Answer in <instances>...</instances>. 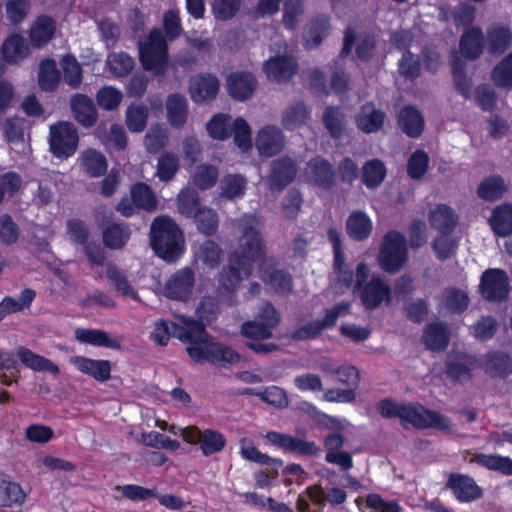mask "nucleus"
I'll list each match as a JSON object with an SVG mask.
<instances>
[{
    "label": "nucleus",
    "mask_w": 512,
    "mask_h": 512,
    "mask_svg": "<svg viewBox=\"0 0 512 512\" xmlns=\"http://www.w3.org/2000/svg\"><path fill=\"white\" fill-rule=\"evenodd\" d=\"M149 242L155 255L167 263L177 262L186 250L183 231L169 215L152 220Z\"/></svg>",
    "instance_id": "20e7f679"
},
{
    "label": "nucleus",
    "mask_w": 512,
    "mask_h": 512,
    "mask_svg": "<svg viewBox=\"0 0 512 512\" xmlns=\"http://www.w3.org/2000/svg\"><path fill=\"white\" fill-rule=\"evenodd\" d=\"M510 292V280L505 270L501 268H488L481 277L479 293L489 302H502L507 299Z\"/></svg>",
    "instance_id": "9b49d317"
},
{
    "label": "nucleus",
    "mask_w": 512,
    "mask_h": 512,
    "mask_svg": "<svg viewBox=\"0 0 512 512\" xmlns=\"http://www.w3.org/2000/svg\"><path fill=\"white\" fill-rule=\"evenodd\" d=\"M408 260L407 241L405 236L397 231H388L382 240L377 261L384 272L393 274L402 269Z\"/></svg>",
    "instance_id": "0eeeda50"
},
{
    "label": "nucleus",
    "mask_w": 512,
    "mask_h": 512,
    "mask_svg": "<svg viewBox=\"0 0 512 512\" xmlns=\"http://www.w3.org/2000/svg\"><path fill=\"white\" fill-rule=\"evenodd\" d=\"M446 487L452 490L455 498L461 503H470L483 496L482 488L466 474L450 473Z\"/></svg>",
    "instance_id": "f3484780"
},
{
    "label": "nucleus",
    "mask_w": 512,
    "mask_h": 512,
    "mask_svg": "<svg viewBox=\"0 0 512 512\" xmlns=\"http://www.w3.org/2000/svg\"><path fill=\"white\" fill-rule=\"evenodd\" d=\"M130 194L131 200L137 209L147 212H153L157 209L156 195L148 184L144 182L135 183L131 187Z\"/></svg>",
    "instance_id": "de8ad7c7"
},
{
    "label": "nucleus",
    "mask_w": 512,
    "mask_h": 512,
    "mask_svg": "<svg viewBox=\"0 0 512 512\" xmlns=\"http://www.w3.org/2000/svg\"><path fill=\"white\" fill-rule=\"evenodd\" d=\"M193 431L197 436L200 450L204 456L219 453L226 446L225 436L217 430L208 428L202 431L198 427H193Z\"/></svg>",
    "instance_id": "473e14b6"
},
{
    "label": "nucleus",
    "mask_w": 512,
    "mask_h": 512,
    "mask_svg": "<svg viewBox=\"0 0 512 512\" xmlns=\"http://www.w3.org/2000/svg\"><path fill=\"white\" fill-rule=\"evenodd\" d=\"M506 192L504 180L499 175L486 177L481 181L477 188V195L489 202H494L502 198Z\"/></svg>",
    "instance_id": "3c124183"
},
{
    "label": "nucleus",
    "mask_w": 512,
    "mask_h": 512,
    "mask_svg": "<svg viewBox=\"0 0 512 512\" xmlns=\"http://www.w3.org/2000/svg\"><path fill=\"white\" fill-rule=\"evenodd\" d=\"M397 125L410 138H418L424 131L425 120L414 105H405L397 115Z\"/></svg>",
    "instance_id": "393cba45"
},
{
    "label": "nucleus",
    "mask_w": 512,
    "mask_h": 512,
    "mask_svg": "<svg viewBox=\"0 0 512 512\" xmlns=\"http://www.w3.org/2000/svg\"><path fill=\"white\" fill-rule=\"evenodd\" d=\"M489 224L499 237L512 235V204L502 203L496 206L489 218Z\"/></svg>",
    "instance_id": "72a5a7b5"
},
{
    "label": "nucleus",
    "mask_w": 512,
    "mask_h": 512,
    "mask_svg": "<svg viewBox=\"0 0 512 512\" xmlns=\"http://www.w3.org/2000/svg\"><path fill=\"white\" fill-rule=\"evenodd\" d=\"M148 109L144 105H130L126 110V126L130 132H142L148 120Z\"/></svg>",
    "instance_id": "338daca9"
},
{
    "label": "nucleus",
    "mask_w": 512,
    "mask_h": 512,
    "mask_svg": "<svg viewBox=\"0 0 512 512\" xmlns=\"http://www.w3.org/2000/svg\"><path fill=\"white\" fill-rule=\"evenodd\" d=\"M17 356L25 367L33 371H48L53 375H58L60 373L59 367L54 362L44 356L36 354L29 348L19 347L17 350Z\"/></svg>",
    "instance_id": "f704fd0d"
},
{
    "label": "nucleus",
    "mask_w": 512,
    "mask_h": 512,
    "mask_svg": "<svg viewBox=\"0 0 512 512\" xmlns=\"http://www.w3.org/2000/svg\"><path fill=\"white\" fill-rule=\"evenodd\" d=\"M423 343L431 351H442L449 345V331L441 322L428 323L422 335Z\"/></svg>",
    "instance_id": "2f4dec72"
},
{
    "label": "nucleus",
    "mask_w": 512,
    "mask_h": 512,
    "mask_svg": "<svg viewBox=\"0 0 512 512\" xmlns=\"http://www.w3.org/2000/svg\"><path fill=\"white\" fill-rule=\"evenodd\" d=\"M60 82V72L53 59H44L40 63L38 83L40 88L46 92H53Z\"/></svg>",
    "instance_id": "603ef678"
},
{
    "label": "nucleus",
    "mask_w": 512,
    "mask_h": 512,
    "mask_svg": "<svg viewBox=\"0 0 512 512\" xmlns=\"http://www.w3.org/2000/svg\"><path fill=\"white\" fill-rule=\"evenodd\" d=\"M368 277L367 264L365 262L358 263L355 270L354 291L358 294L365 309L372 311L383 302L390 303L391 288L380 275H372L369 280Z\"/></svg>",
    "instance_id": "39448f33"
},
{
    "label": "nucleus",
    "mask_w": 512,
    "mask_h": 512,
    "mask_svg": "<svg viewBox=\"0 0 512 512\" xmlns=\"http://www.w3.org/2000/svg\"><path fill=\"white\" fill-rule=\"evenodd\" d=\"M195 285V273L190 267L177 270L168 279L164 294L172 300L186 301L190 298Z\"/></svg>",
    "instance_id": "4468645a"
},
{
    "label": "nucleus",
    "mask_w": 512,
    "mask_h": 512,
    "mask_svg": "<svg viewBox=\"0 0 512 512\" xmlns=\"http://www.w3.org/2000/svg\"><path fill=\"white\" fill-rule=\"evenodd\" d=\"M247 181L244 176L240 174H227L220 182V196L233 200L242 197L245 194Z\"/></svg>",
    "instance_id": "864d4df0"
},
{
    "label": "nucleus",
    "mask_w": 512,
    "mask_h": 512,
    "mask_svg": "<svg viewBox=\"0 0 512 512\" xmlns=\"http://www.w3.org/2000/svg\"><path fill=\"white\" fill-rule=\"evenodd\" d=\"M70 109L74 119L84 128L93 127L98 120V112L92 98L77 93L70 99Z\"/></svg>",
    "instance_id": "412c9836"
},
{
    "label": "nucleus",
    "mask_w": 512,
    "mask_h": 512,
    "mask_svg": "<svg viewBox=\"0 0 512 512\" xmlns=\"http://www.w3.org/2000/svg\"><path fill=\"white\" fill-rule=\"evenodd\" d=\"M331 28L330 17L326 14H319L313 17L307 27L305 46L308 49L317 48L329 35Z\"/></svg>",
    "instance_id": "7c9ffc66"
},
{
    "label": "nucleus",
    "mask_w": 512,
    "mask_h": 512,
    "mask_svg": "<svg viewBox=\"0 0 512 512\" xmlns=\"http://www.w3.org/2000/svg\"><path fill=\"white\" fill-rule=\"evenodd\" d=\"M266 439L270 444L286 453L317 457L321 452L320 447L317 446L315 442L307 441L286 433L270 431L267 432Z\"/></svg>",
    "instance_id": "ddd939ff"
},
{
    "label": "nucleus",
    "mask_w": 512,
    "mask_h": 512,
    "mask_svg": "<svg viewBox=\"0 0 512 512\" xmlns=\"http://www.w3.org/2000/svg\"><path fill=\"white\" fill-rule=\"evenodd\" d=\"M54 32L53 18L47 15L39 16L30 28L29 37L32 45L36 48L43 47L52 39Z\"/></svg>",
    "instance_id": "a19ab883"
},
{
    "label": "nucleus",
    "mask_w": 512,
    "mask_h": 512,
    "mask_svg": "<svg viewBox=\"0 0 512 512\" xmlns=\"http://www.w3.org/2000/svg\"><path fill=\"white\" fill-rule=\"evenodd\" d=\"M459 48L462 56L467 60H476L483 53L484 34L479 27H470L464 31L460 38Z\"/></svg>",
    "instance_id": "c85d7f7f"
},
{
    "label": "nucleus",
    "mask_w": 512,
    "mask_h": 512,
    "mask_svg": "<svg viewBox=\"0 0 512 512\" xmlns=\"http://www.w3.org/2000/svg\"><path fill=\"white\" fill-rule=\"evenodd\" d=\"M106 276L112 282L119 294L125 297L137 298V293L131 286L125 272L114 264H109L106 268Z\"/></svg>",
    "instance_id": "6e6d98bb"
},
{
    "label": "nucleus",
    "mask_w": 512,
    "mask_h": 512,
    "mask_svg": "<svg viewBox=\"0 0 512 512\" xmlns=\"http://www.w3.org/2000/svg\"><path fill=\"white\" fill-rule=\"evenodd\" d=\"M476 367L474 358H469L466 361L453 359L446 362V374L454 381L471 378V372Z\"/></svg>",
    "instance_id": "774afa93"
},
{
    "label": "nucleus",
    "mask_w": 512,
    "mask_h": 512,
    "mask_svg": "<svg viewBox=\"0 0 512 512\" xmlns=\"http://www.w3.org/2000/svg\"><path fill=\"white\" fill-rule=\"evenodd\" d=\"M36 297V291L32 288H25L21 291L19 299L12 296H5L0 302V322L9 314L28 309Z\"/></svg>",
    "instance_id": "c03bdc74"
},
{
    "label": "nucleus",
    "mask_w": 512,
    "mask_h": 512,
    "mask_svg": "<svg viewBox=\"0 0 512 512\" xmlns=\"http://www.w3.org/2000/svg\"><path fill=\"white\" fill-rule=\"evenodd\" d=\"M209 135L216 140H227L232 135L231 117L224 113H218L206 124Z\"/></svg>",
    "instance_id": "13d9d810"
},
{
    "label": "nucleus",
    "mask_w": 512,
    "mask_h": 512,
    "mask_svg": "<svg viewBox=\"0 0 512 512\" xmlns=\"http://www.w3.org/2000/svg\"><path fill=\"white\" fill-rule=\"evenodd\" d=\"M188 328L189 323L187 326H183L173 321L161 319L156 323L154 331L152 332V338L157 344L161 346H166L171 337L177 338L183 342Z\"/></svg>",
    "instance_id": "4c0bfd02"
},
{
    "label": "nucleus",
    "mask_w": 512,
    "mask_h": 512,
    "mask_svg": "<svg viewBox=\"0 0 512 512\" xmlns=\"http://www.w3.org/2000/svg\"><path fill=\"white\" fill-rule=\"evenodd\" d=\"M131 230L126 223H109L102 232L103 244L109 249H121L129 241Z\"/></svg>",
    "instance_id": "37998d69"
},
{
    "label": "nucleus",
    "mask_w": 512,
    "mask_h": 512,
    "mask_svg": "<svg viewBox=\"0 0 512 512\" xmlns=\"http://www.w3.org/2000/svg\"><path fill=\"white\" fill-rule=\"evenodd\" d=\"M483 369L491 378L506 379L512 374V358L503 351H488L484 356Z\"/></svg>",
    "instance_id": "bb28decb"
},
{
    "label": "nucleus",
    "mask_w": 512,
    "mask_h": 512,
    "mask_svg": "<svg viewBox=\"0 0 512 512\" xmlns=\"http://www.w3.org/2000/svg\"><path fill=\"white\" fill-rule=\"evenodd\" d=\"M220 88L218 78L211 73H199L190 80L189 94L193 102L203 103L216 98Z\"/></svg>",
    "instance_id": "a211bd4d"
},
{
    "label": "nucleus",
    "mask_w": 512,
    "mask_h": 512,
    "mask_svg": "<svg viewBox=\"0 0 512 512\" xmlns=\"http://www.w3.org/2000/svg\"><path fill=\"white\" fill-rule=\"evenodd\" d=\"M281 316L271 302H265L254 320L244 321L240 327L241 335L247 339L245 346L259 355H268L279 350L273 342H263L273 336V330L279 326Z\"/></svg>",
    "instance_id": "7ed1b4c3"
},
{
    "label": "nucleus",
    "mask_w": 512,
    "mask_h": 512,
    "mask_svg": "<svg viewBox=\"0 0 512 512\" xmlns=\"http://www.w3.org/2000/svg\"><path fill=\"white\" fill-rule=\"evenodd\" d=\"M470 330L477 340L487 341L495 336L498 322L491 315H483L470 327Z\"/></svg>",
    "instance_id": "69168bd1"
},
{
    "label": "nucleus",
    "mask_w": 512,
    "mask_h": 512,
    "mask_svg": "<svg viewBox=\"0 0 512 512\" xmlns=\"http://www.w3.org/2000/svg\"><path fill=\"white\" fill-rule=\"evenodd\" d=\"M297 165L288 156H282L272 161L269 176L272 188L282 190L287 187L296 177Z\"/></svg>",
    "instance_id": "5701e85b"
},
{
    "label": "nucleus",
    "mask_w": 512,
    "mask_h": 512,
    "mask_svg": "<svg viewBox=\"0 0 512 512\" xmlns=\"http://www.w3.org/2000/svg\"><path fill=\"white\" fill-rule=\"evenodd\" d=\"M429 168V156L422 150H415L407 161V174L411 179L419 180L427 173Z\"/></svg>",
    "instance_id": "e2e57ef3"
},
{
    "label": "nucleus",
    "mask_w": 512,
    "mask_h": 512,
    "mask_svg": "<svg viewBox=\"0 0 512 512\" xmlns=\"http://www.w3.org/2000/svg\"><path fill=\"white\" fill-rule=\"evenodd\" d=\"M79 145V133L76 126L69 121H58L49 129V150L55 158L72 157Z\"/></svg>",
    "instance_id": "6e6552de"
},
{
    "label": "nucleus",
    "mask_w": 512,
    "mask_h": 512,
    "mask_svg": "<svg viewBox=\"0 0 512 512\" xmlns=\"http://www.w3.org/2000/svg\"><path fill=\"white\" fill-rule=\"evenodd\" d=\"M61 64L65 83L74 89L78 88L82 83L83 70L76 57L66 55L63 57Z\"/></svg>",
    "instance_id": "680f3d73"
},
{
    "label": "nucleus",
    "mask_w": 512,
    "mask_h": 512,
    "mask_svg": "<svg viewBox=\"0 0 512 512\" xmlns=\"http://www.w3.org/2000/svg\"><path fill=\"white\" fill-rule=\"evenodd\" d=\"M257 84L255 75L249 71L231 72L226 77V88L229 96L240 102L251 98Z\"/></svg>",
    "instance_id": "dca6fc26"
},
{
    "label": "nucleus",
    "mask_w": 512,
    "mask_h": 512,
    "mask_svg": "<svg viewBox=\"0 0 512 512\" xmlns=\"http://www.w3.org/2000/svg\"><path fill=\"white\" fill-rule=\"evenodd\" d=\"M322 123L333 139H341L345 135V115L339 107L327 106L322 116Z\"/></svg>",
    "instance_id": "a18cd8bd"
},
{
    "label": "nucleus",
    "mask_w": 512,
    "mask_h": 512,
    "mask_svg": "<svg viewBox=\"0 0 512 512\" xmlns=\"http://www.w3.org/2000/svg\"><path fill=\"white\" fill-rule=\"evenodd\" d=\"M350 311V303L340 301L332 307L325 309L322 319L311 320L291 333V339L295 341H305L318 338L323 330L333 329L339 317L348 314Z\"/></svg>",
    "instance_id": "1a4fd4ad"
},
{
    "label": "nucleus",
    "mask_w": 512,
    "mask_h": 512,
    "mask_svg": "<svg viewBox=\"0 0 512 512\" xmlns=\"http://www.w3.org/2000/svg\"><path fill=\"white\" fill-rule=\"evenodd\" d=\"M183 343L188 344L186 351L195 363L227 367L239 363L241 358L240 354L231 347L213 341L205 326L198 320L189 321Z\"/></svg>",
    "instance_id": "f03ea898"
},
{
    "label": "nucleus",
    "mask_w": 512,
    "mask_h": 512,
    "mask_svg": "<svg viewBox=\"0 0 512 512\" xmlns=\"http://www.w3.org/2000/svg\"><path fill=\"white\" fill-rule=\"evenodd\" d=\"M261 280L273 288L277 294L288 295L293 289L291 274L284 269H274L273 264L262 262L258 266Z\"/></svg>",
    "instance_id": "6ab92c4d"
},
{
    "label": "nucleus",
    "mask_w": 512,
    "mask_h": 512,
    "mask_svg": "<svg viewBox=\"0 0 512 512\" xmlns=\"http://www.w3.org/2000/svg\"><path fill=\"white\" fill-rule=\"evenodd\" d=\"M178 210L188 218H193L203 208L199 194L195 190L183 189L178 194Z\"/></svg>",
    "instance_id": "052dcab7"
},
{
    "label": "nucleus",
    "mask_w": 512,
    "mask_h": 512,
    "mask_svg": "<svg viewBox=\"0 0 512 512\" xmlns=\"http://www.w3.org/2000/svg\"><path fill=\"white\" fill-rule=\"evenodd\" d=\"M253 269L250 263L230 252L227 265L223 266L219 272L218 282L220 287L228 292L236 291L240 283L252 275Z\"/></svg>",
    "instance_id": "f8f14e48"
},
{
    "label": "nucleus",
    "mask_w": 512,
    "mask_h": 512,
    "mask_svg": "<svg viewBox=\"0 0 512 512\" xmlns=\"http://www.w3.org/2000/svg\"><path fill=\"white\" fill-rule=\"evenodd\" d=\"M263 69L269 79L289 81L297 73V64L291 57L279 55L269 58Z\"/></svg>",
    "instance_id": "a878e982"
},
{
    "label": "nucleus",
    "mask_w": 512,
    "mask_h": 512,
    "mask_svg": "<svg viewBox=\"0 0 512 512\" xmlns=\"http://www.w3.org/2000/svg\"><path fill=\"white\" fill-rule=\"evenodd\" d=\"M255 146L260 155L272 157L279 154L284 147L282 131L273 125H267L259 130Z\"/></svg>",
    "instance_id": "4be33fe9"
},
{
    "label": "nucleus",
    "mask_w": 512,
    "mask_h": 512,
    "mask_svg": "<svg viewBox=\"0 0 512 512\" xmlns=\"http://www.w3.org/2000/svg\"><path fill=\"white\" fill-rule=\"evenodd\" d=\"M387 175V168L384 162L378 158L366 161L361 168V181L368 189L378 188Z\"/></svg>",
    "instance_id": "58836bf2"
},
{
    "label": "nucleus",
    "mask_w": 512,
    "mask_h": 512,
    "mask_svg": "<svg viewBox=\"0 0 512 512\" xmlns=\"http://www.w3.org/2000/svg\"><path fill=\"white\" fill-rule=\"evenodd\" d=\"M373 230L370 217L361 210L352 211L346 220L347 235L354 241L368 239Z\"/></svg>",
    "instance_id": "c756f323"
},
{
    "label": "nucleus",
    "mask_w": 512,
    "mask_h": 512,
    "mask_svg": "<svg viewBox=\"0 0 512 512\" xmlns=\"http://www.w3.org/2000/svg\"><path fill=\"white\" fill-rule=\"evenodd\" d=\"M431 227L440 234L449 235L458 224V215L447 204H437L428 214Z\"/></svg>",
    "instance_id": "cd10ccee"
},
{
    "label": "nucleus",
    "mask_w": 512,
    "mask_h": 512,
    "mask_svg": "<svg viewBox=\"0 0 512 512\" xmlns=\"http://www.w3.org/2000/svg\"><path fill=\"white\" fill-rule=\"evenodd\" d=\"M106 66L115 78H123L133 71L135 60L127 52H111L107 56Z\"/></svg>",
    "instance_id": "09e8293b"
},
{
    "label": "nucleus",
    "mask_w": 512,
    "mask_h": 512,
    "mask_svg": "<svg viewBox=\"0 0 512 512\" xmlns=\"http://www.w3.org/2000/svg\"><path fill=\"white\" fill-rule=\"evenodd\" d=\"M166 110L169 123L174 128H182L188 116V104L186 98L179 94L173 93L167 97Z\"/></svg>",
    "instance_id": "ea45409f"
},
{
    "label": "nucleus",
    "mask_w": 512,
    "mask_h": 512,
    "mask_svg": "<svg viewBox=\"0 0 512 512\" xmlns=\"http://www.w3.org/2000/svg\"><path fill=\"white\" fill-rule=\"evenodd\" d=\"M83 166L86 173L91 177H100L107 171V160L105 156L95 150L88 149L82 155Z\"/></svg>",
    "instance_id": "4d7b16f0"
},
{
    "label": "nucleus",
    "mask_w": 512,
    "mask_h": 512,
    "mask_svg": "<svg viewBox=\"0 0 512 512\" xmlns=\"http://www.w3.org/2000/svg\"><path fill=\"white\" fill-rule=\"evenodd\" d=\"M491 77L497 87L512 89V52L495 65Z\"/></svg>",
    "instance_id": "bf43d9fd"
},
{
    "label": "nucleus",
    "mask_w": 512,
    "mask_h": 512,
    "mask_svg": "<svg viewBox=\"0 0 512 512\" xmlns=\"http://www.w3.org/2000/svg\"><path fill=\"white\" fill-rule=\"evenodd\" d=\"M179 169V157L171 151H166L158 158L155 176L161 182L167 183L174 179Z\"/></svg>",
    "instance_id": "8fccbe9b"
},
{
    "label": "nucleus",
    "mask_w": 512,
    "mask_h": 512,
    "mask_svg": "<svg viewBox=\"0 0 512 512\" xmlns=\"http://www.w3.org/2000/svg\"><path fill=\"white\" fill-rule=\"evenodd\" d=\"M266 252V244L260 231L251 224L245 225L239 238V249L232 253L254 267L255 263L268 262Z\"/></svg>",
    "instance_id": "9d476101"
},
{
    "label": "nucleus",
    "mask_w": 512,
    "mask_h": 512,
    "mask_svg": "<svg viewBox=\"0 0 512 512\" xmlns=\"http://www.w3.org/2000/svg\"><path fill=\"white\" fill-rule=\"evenodd\" d=\"M308 179L317 187L324 190L332 189L336 184V172L332 163L322 157H312L306 166Z\"/></svg>",
    "instance_id": "2eb2a0df"
},
{
    "label": "nucleus",
    "mask_w": 512,
    "mask_h": 512,
    "mask_svg": "<svg viewBox=\"0 0 512 512\" xmlns=\"http://www.w3.org/2000/svg\"><path fill=\"white\" fill-rule=\"evenodd\" d=\"M75 338L81 343L97 347L121 349V344L118 340L111 338L107 332L99 329L78 328L75 330Z\"/></svg>",
    "instance_id": "e433bc0d"
},
{
    "label": "nucleus",
    "mask_w": 512,
    "mask_h": 512,
    "mask_svg": "<svg viewBox=\"0 0 512 512\" xmlns=\"http://www.w3.org/2000/svg\"><path fill=\"white\" fill-rule=\"evenodd\" d=\"M386 119V114L377 109L373 102L364 103L360 112L355 116L357 128L365 134L376 133L382 129Z\"/></svg>",
    "instance_id": "b1692460"
},
{
    "label": "nucleus",
    "mask_w": 512,
    "mask_h": 512,
    "mask_svg": "<svg viewBox=\"0 0 512 512\" xmlns=\"http://www.w3.org/2000/svg\"><path fill=\"white\" fill-rule=\"evenodd\" d=\"M70 363L81 373L103 383L111 378V362L103 359H92L85 356H73Z\"/></svg>",
    "instance_id": "aec40b11"
},
{
    "label": "nucleus",
    "mask_w": 512,
    "mask_h": 512,
    "mask_svg": "<svg viewBox=\"0 0 512 512\" xmlns=\"http://www.w3.org/2000/svg\"><path fill=\"white\" fill-rule=\"evenodd\" d=\"M489 52L501 55L506 52L512 42V30L509 26L495 24L487 31Z\"/></svg>",
    "instance_id": "79ce46f5"
},
{
    "label": "nucleus",
    "mask_w": 512,
    "mask_h": 512,
    "mask_svg": "<svg viewBox=\"0 0 512 512\" xmlns=\"http://www.w3.org/2000/svg\"><path fill=\"white\" fill-rule=\"evenodd\" d=\"M3 59L10 64L17 63L29 55L27 40L20 34H12L2 44Z\"/></svg>",
    "instance_id": "c9c22d12"
},
{
    "label": "nucleus",
    "mask_w": 512,
    "mask_h": 512,
    "mask_svg": "<svg viewBox=\"0 0 512 512\" xmlns=\"http://www.w3.org/2000/svg\"><path fill=\"white\" fill-rule=\"evenodd\" d=\"M310 110L303 101L288 106L282 114V125L288 131H293L306 124L310 118Z\"/></svg>",
    "instance_id": "49530a36"
},
{
    "label": "nucleus",
    "mask_w": 512,
    "mask_h": 512,
    "mask_svg": "<svg viewBox=\"0 0 512 512\" xmlns=\"http://www.w3.org/2000/svg\"><path fill=\"white\" fill-rule=\"evenodd\" d=\"M376 411L386 419L398 418L405 430L413 427L417 430L435 428L448 431L452 426L449 417L428 409L418 402L403 403L393 398H384L377 402Z\"/></svg>",
    "instance_id": "f257e3e1"
},
{
    "label": "nucleus",
    "mask_w": 512,
    "mask_h": 512,
    "mask_svg": "<svg viewBox=\"0 0 512 512\" xmlns=\"http://www.w3.org/2000/svg\"><path fill=\"white\" fill-rule=\"evenodd\" d=\"M139 61L145 71L163 76L169 66V48L163 31L152 28L144 41L138 42Z\"/></svg>",
    "instance_id": "423d86ee"
},
{
    "label": "nucleus",
    "mask_w": 512,
    "mask_h": 512,
    "mask_svg": "<svg viewBox=\"0 0 512 512\" xmlns=\"http://www.w3.org/2000/svg\"><path fill=\"white\" fill-rule=\"evenodd\" d=\"M443 303L451 313L462 314L468 309L470 299L465 291L456 287H449L443 292Z\"/></svg>",
    "instance_id": "5fc2aeb1"
},
{
    "label": "nucleus",
    "mask_w": 512,
    "mask_h": 512,
    "mask_svg": "<svg viewBox=\"0 0 512 512\" xmlns=\"http://www.w3.org/2000/svg\"><path fill=\"white\" fill-rule=\"evenodd\" d=\"M198 231L205 236H213L219 227L218 215L211 208H202L194 216Z\"/></svg>",
    "instance_id": "0e129e2a"
}]
</instances>
